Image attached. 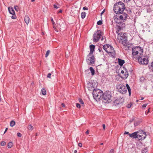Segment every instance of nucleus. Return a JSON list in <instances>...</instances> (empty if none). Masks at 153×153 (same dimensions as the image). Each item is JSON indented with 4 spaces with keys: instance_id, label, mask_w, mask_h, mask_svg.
<instances>
[{
    "instance_id": "obj_1",
    "label": "nucleus",
    "mask_w": 153,
    "mask_h": 153,
    "mask_svg": "<svg viewBox=\"0 0 153 153\" xmlns=\"http://www.w3.org/2000/svg\"><path fill=\"white\" fill-rule=\"evenodd\" d=\"M125 8V4L121 1L114 4L113 7L114 12L117 14H121L119 17L117 15L114 16V20L116 23L119 24L122 20H125L127 18V14L125 12H123Z\"/></svg>"
},
{
    "instance_id": "obj_2",
    "label": "nucleus",
    "mask_w": 153,
    "mask_h": 153,
    "mask_svg": "<svg viewBox=\"0 0 153 153\" xmlns=\"http://www.w3.org/2000/svg\"><path fill=\"white\" fill-rule=\"evenodd\" d=\"M89 85L90 86L92 89H90V90H92L93 89V95L94 99L96 100H100L103 95V92L99 89H94L96 86L94 85V83H90V85Z\"/></svg>"
},
{
    "instance_id": "obj_3",
    "label": "nucleus",
    "mask_w": 153,
    "mask_h": 153,
    "mask_svg": "<svg viewBox=\"0 0 153 153\" xmlns=\"http://www.w3.org/2000/svg\"><path fill=\"white\" fill-rule=\"evenodd\" d=\"M126 88L123 84L117 85V88L118 91L122 94H125L127 92V89L129 93V95L130 96L131 94V89L128 84L126 85Z\"/></svg>"
},
{
    "instance_id": "obj_4",
    "label": "nucleus",
    "mask_w": 153,
    "mask_h": 153,
    "mask_svg": "<svg viewBox=\"0 0 153 153\" xmlns=\"http://www.w3.org/2000/svg\"><path fill=\"white\" fill-rule=\"evenodd\" d=\"M103 49L111 56L113 57H115L116 53L113 47L108 45H105L103 46Z\"/></svg>"
},
{
    "instance_id": "obj_5",
    "label": "nucleus",
    "mask_w": 153,
    "mask_h": 153,
    "mask_svg": "<svg viewBox=\"0 0 153 153\" xmlns=\"http://www.w3.org/2000/svg\"><path fill=\"white\" fill-rule=\"evenodd\" d=\"M132 56L133 58L139 53L141 55V54L143 52V49L140 47L137 46L134 47L132 50Z\"/></svg>"
},
{
    "instance_id": "obj_6",
    "label": "nucleus",
    "mask_w": 153,
    "mask_h": 153,
    "mask_svg": "<svg viewBox=\"0 0 153 153\" xmlns=\"http://www.w3.org/2000/svg\"><path fill=\"white\" fill-rule=\"evenodd\" d=\"M102 35V31L100 30L96 31L93 35V41L95 42H97Z\"/></svg>"
},
{
    "instance_id": "obj_7",
    "label": "nucleus",
    "mask_w": 153,
    "mask_h": 153,
    "mask_svg": "<svg viewBox=\"0 0 153 153\" xmlns=\"http://www.w3.org/2000/svg\"><path fill=\"white\" fill-rule=\"evenodd\" d=\"M138 61L140 64L146 65L149 62L148 57L147 56H140L138 58Z\"/></svg>"
},
{
    "instance_id": "obj_8",
    "label": "nucleus",
    "mask_w": 153,
    "mask_h": 153,
    "mask_svg": "<svg viewBox=\"0 0 153 153\" xmlns=\"http://www.w3.org/2000/svg\"><path fill=\"white\" fill-rule=\"evenodd\" d=\"M111 92L109 91H106L103 93L102 97L105 102H109L111 101Z\"/></svg>"
},
{
    "instance_id": "obj_9",
    "label": "nucleus",
    "mask_w": 153,
    "mask_h": 153,
    "mask_svg": "<svg viewBox=\"0 0 153 153\" xmlns=\"http://www.w3.org/2000/svg\"><path fill=\"white\" fill-rule=\"evenodd\" d=\"M86 61L88 65L94 64L95 62L94 56L93 54H89L87 56Z\"/></svg>"
},
{
    "instance_id": "obj_10",
    "label": "nucleus",
    "mask_w": 153,
    "mask_h": 153,
    "mask_svg": "<svg viewBox=\"0 0 153 153\" xmlns=\"http://www.w3.org/2000/svg\"><path fill=\"white\" fill-rule=\"evenodd\" d=\"M127 36L126 33H118L117 39L119 42H122V40H126L127 39Z\"/></svg>"
},
{
    "instance_id": "obj_11",
    "label": "nucleus",
    "mask_w": 153,
    "mask_h": 153,
    "mask_svg": "<svg viewBox=\"0 0 153 153\" xmlns=\"http://www.w3.org/2000/svg\"><path fill=\"white\" fill-rule=\"evenodd\" d=\"M137 138L139 140H143L146 137V133L143 131L137 132Z\"/></svg>"
},
{
    "instance_id": "obj_12",
    "label": "nucleus",
    "mask_w": 153,
    "mask_h": 153,
    "mask_svg": "<svg viewBox=\"0 0 153 153\" xmlns=\"http://www.w3.org/2000/svg\"><path fill=\"white\" fill-rule=\"evenodd\" d=\"M125 73L123 74H121L120 76L123 79H126L128 76V71L126 69H125Z\"/></svg>"
},
{
    "instance_id": "obj_13",
    "label": "nucleus",
    "mask_w": 153,
    "mask_h": 153,
    "mask_svg": "<svg viewBox=\"0 0 153 153\" xmlns=\"http://www.w3.org/2000/svg\"><path fill=\"white\" fill-rule=\"evenodd\" d=\"M125 27V25L122 24V25H117V30L116 31V32L118 34L119 32L120 31V30L123 28V27Z\"/></svg>"
},
{
    "instance_id": "obj_14",
    "label": "nucleus",
    "mask_w": 153,
    "mask_h": 153,
    "mask_svg": "<svg viewBox=\"0 0 153 153\" xmlns=\"http://www.w3.org/2000/svg\"><path fill=\"white\" fill-rule=\"evenodd\" d=\"M137 132H135L132 134H129V137L132 138H137Z\"/></svg>"
},
{
    "instance_id": "obj_15",
    "label": "nucleus",
    "mask_w": 153,
    "mask_h": 153,
    "mask_svg": "<svg viewBox=\"0 0 153 153\" xmlns=\"http://www.w3.org/2000/svg\"><path fill=\"white\" fill-rule=\"evenodd\" d=\"M95 46L94 45H91L90 46V52L89 54H93L94 51Z\"/></svg>"
},
{
    "instance_id": "obj_16",
    "label": "nucleus",
    "mask_w": 153,
    "mask_h": 153,
    "mask_svg": "<svg viewBox=\"0 0 153 153\" xmlns=\"http://www.w3.org/2000/svg\"><path fill=\"white\" fill-rule=\"evenodd\" d=\"M8 10L10 13L11 14L14 15L15 14V12L13 9L12 7H9Z\"/></svg>"
},
{
    "instance_id": "obj_17",
    "label": "nucleus",
    "mask_w": 153,
    "mask_h": 153,
    "mask_svg": "<svg viewBox=\"0 0 153 153\" xmlns=\"http://www.w3.org/2000/svg\"><path fill=\"white\" fill-rule=\"evenodd\" d=\"M30 18L28 16H25V17L24 20L26 23L27 25L29 23Z\"/></svg>"
},
{
    "instance_id": "obj_18",
    "label": "nucleus",
    "mask_w": 153,
    "mask_h": 153,
    "mask_svg": "<svg viewBox=\"0 0 153 153\" xmlns=\"http://www.w3.org/2000/svg\"><path fill=\"white\" fill-rule=\"evenodd\" d=\"M118 63L120 66H122L123 64L125 63V61L120 59H118Z\"/></svg>"
},
{
    "instance_id": "obj_19",
    "label": "nucleus",
    "mask_w": 153,
    "mask_h": 153,
    "mask_svg": "<svg viewBox=\"0 0 153 153\" xmlns=\"http://www.w3.org/2000/svg\"><path fill=\"white\" fill-rule=\"evenodd\" d=\"M149 68L150 71H153V61L151 63V64L149 66Z\"/></svg>"
},
{
    "instance_id": "obj_20",
    "label": "nucleus",
    "mask_w": 153,
    "mask_h": 153,
    "mask_svg": "<svg viewBox=\"0 0 153 153\" xmlns=\"http://www.w3.org/2000/svg\"><path fill=\"white\" fill-rule=\"evenodd\" d=\"M89 70H90V71L91 72L92 75H94L95 74V71L94 69L92 67H90L89 68Z\"/></svg>"
},
{
    "instance_id": "obj_21",
    "label": "nucleus",
    "mask_w": 153,
    "mask_h": 153,
    "mask_svg": "<svg viewBox=\"0 0 153 153\" xmlns=\"http://www.w3.org/2000/svg\"><path fill=\"white\" fill-rule=\"evenodd\" d=\"M86 15V13L85 12H82L81 14V17L82 19H84Z\"/></svg>"
},
{
    "instance_id": "obj_22",
    "label": "nucleus",
    "mask_w": 153,
    "mask_h": 153,
    "mask_svg": "<svg viewBox=\"0 0 153 153\" xmlns=\"http://www.w3.org/2000/svg\"><path fill=\"white\" fill-rule=\"evenodd\" d=\"M27 128L30 131H32L33 129V126H32L30 124H29L28 125L27 127Z\"/></svg>"
},
{
    "instance_id": "obj_23",
    "label": "nucleus",
    "mask_w": 153,
    "mask_h": 153,
    "mask_svg": "<svg viewBox=\"0 0 153 153\" xmlns=\"http://www.w3.org/2000/svg\"><path fill=\"white\" fill-rule=\"evenodd\" d=\"M13 145V143H12L11 142H10L8 143L7 145V147L9 148H11Z\"/></svg>"
},
{
    "instance_id": "obj_24",
    "label": "nucleus",
    "mask_w": 153,
    "mask_h": 153,
    "mask_svg": "<svg viewBox=\"0 0 153 153\" xmlns=\"http://www.w3.org/2000/svg\"><path fill=\"white\" fill-rule=\"evenodd\" d=\"M42 94L43 95H45L46 94V91L45 89L42 88L41 90Z\"/></svg>"
},
{
    "instance_id": "obj_25",
    "label": "nucleus",
    "mask_w": 153,
    "mask_h": 153,
    "mask_svg": "<svg viewBox=\"0 0 153 153\" xmlns=\"http://www.w3.org/2000/svg\"><path fill=\"white\" fill-rule=\"evenodd\" d=\"M148 150L147 148H146L143 149L142 151V153H147Z\"/></svg>"
},
{
    "instance_id": "obj_26",
    "label": "nucleus",
    "mask_w": 153,
    "mask_h": 153,
    "mask_svg": "<svg viewBox=\"0 0 153 153\" xmlns=\"http://www.w3.org/2000/svg\"><path fill=\"white\" fill-rule=\"evenodd\" d=\"M15 124V122L13 120L11 121L10 123V125L11 127H13Z\"/></svg>"
},
{
    "instance_id": "obj_27",
    "label": "nucleus",
    "mask_w": 153,
    "mask_h": 153,
    "mask_svg": "<svg viewBox=\"0 0 153 153\" xmlns=\"http://www.w3.org/2000/svg\"><path fill=\"white\" fill-rule=\"evenodd\" d=\"M126 40H122V42H120L122 43V44L124 46H126L127 45V43L126 42Z\"/></svg>"
},
{
    "instance_id": "obj_28",
    "label": "nucleus",
    "mask_w": 153,
    "mask_h": 153,
    "mask_svg": "<svg viewBox=\"0 0 153 153\" xmlns=\"http://www.w3.org/2000/svg\"><path fill=\"white\" fill-rule=\"evenodd\" d=\"M145 79L143 76L141 77L140 78V80L142 82H143L145 81Z\"/></svg>"
},
{
    "instance_id": "obj_29",
    "label": "nucleus",
    "mask_w": 153,
    "mask_h": 153,
    "mask_svg": "<svg viewBox=\"0 0 153 153\" xmlns=\"http://www.w3.org/2000/svg\"><path fill=\"white\" fill-rule=\"evenodd\" d=\"M79 101L80 103L81 104H82L83 105H84V103L82 99L80 98L79 99Z\"/></svg>"
},
{
    "instance_id": "obj_30",
    "label": "nucleus",
    "mask_w": 153,
    "mask_h": 153,
    "mask_svg": "<svg viewBox=\"0 0 153 153\" xmlns=\"http://www.w3.org/2000/svg\"><path fill=\"white\" fill-rule=\"evenodd\" d=\"M50 51L48 50L46 52V53L45 54V57H47L48 56Z\"/></svg>"
},
{
    "instance_id": "obj_31",
    "label": "nucleus",
    "mask_w": 153,
    "mask_h": 153,
    "mask_svg": "<svg viewBox=\"0 0 153 153\" xmlns=\"http://www.w3.org/2000/svg\"><path fill=\"white\" fill-rule=\"evenodd\" d=\"M132 105V104L130 102L129 104H128L127 106V107L128 108H130Z\"/></svg>"
},
{
    "instance_id": "obj_32",
    "label": "nucleus",
    "mask_w": 153,
    "mask_h": 153,
    "mask_svg": "<svg viewBox=\"0 0 153 153\" xmlns=\"http://www.w3.org/2000/svg\"><path fill=\"white\" fill-rule=\"evenodd\" d=\"M97 24L98 25H100L102 24V21L99 20L97 22Z\"/></svg>"
},
{
    "instance_id": "obj_33",
    "label": "nucleus",
    "mask_w": 153,
    "mask_h": 153,
    "mask_svg": "<svg viewBox=\"0 0 153 153\" xmlns=\"http://www.w3.org/2000/svg\"><path fill=\"white\" fill-rule=\"evenodd\" d=\"M6 144V142L4 141H2L1 143V145L3 146H5Z\"/></svg>"
},
{
    "instance_id": "obj_34",
    "label": "nucleus",
    "mask_w": 153,
    "mask_h": 153,
    "mask_svg": "<svg viewBox=\"0 0 153 153\" xmlns=\"http://www.w3.org/2000/svg\"><path fill=\"white\" fill-rule=\"evenodd\" d=\"M14 8L16 11H19V7H18V6H15Z\"/></svg>"
},
{
    "instance_id": "obj_35",
    "label": "nucleus",
    "mask_w": 153,
    "mask_h": 153,
    "mask_svg": "<svg viewBox=\"0 0 153 153\" xmlns=\"http://www.w3.org/2000/svg\"><path fill=\"white\" fill-rule=\"evenodd\" d=\"M51 22H52V24H53V25H55V23L54 22V21H53V19L51 17Z\"/></svg>"
},
{
    "instance_id": "obj_36",
    "label": "nucleus",
    "mask_w": 153,
    "mask_h": 153,
    "mask_svg": "<svg viewBox=\"0 0 153 153\" xmlns=\"http://www.w3.org/2000/svg\"><path fill=\"white\" fill-rule=\"evenodd\" d=\"M147 105V104H144L142 106V108L143 109H145L146 107V106Z\"/></svg>"
},
{
    "instance_id": "obj_37",
    "label": "nucleus",
    "mask_w": 153,
    "mask_h": 153,
    "mask_svg": "<svg viewBox=\"0 0 153 153\" xmlns=\"http://www.w3.org/2000/svg\"><path fill=\"white\" fill-rule=\"evenodd\" d=\"M76 106L77 108H80V105L79 103H76Z\"/></svg>"
},
{
    "instance_id": "obj_38",
    "label": "nucleus",
    "mask_w": 153,
    "mask_h": 153,
    "mask_svg": "<svg viewBox=\"0 0 153 153\" xmlns=\"http://www.w3.org/2000/svg\"><path fill=\"white\" fill-rule=\"evenodd\" d=\"M17 136L19 137H21L22 136V134L20 133H18L17 134Z\"/></svg>"
},
{
    "instance_id": "obj_39",
    "label": "nucleus",
    "mask_w": 153,
    "mask_h": 153,
    "mask_svg": "<svg viewBox=\"0 0 153 153\" xmlns=\"http://www.w3.org/2000/svg\"><path fill=\"white\" fill-rule=\"evenodd\" d=\"M53 27L54 29L55 30V31H56L57 32L58 31L56 30V27L55 26V25H53Z\"/></svg>"
},
{
    "instance_id": "obj_40",
    "label": "nucleus",
    "mask_w": 153,
    "mask_h": 153,
    "mask_svg": "<svg viewBox=\"0 0 153 153\" xmlns=\"http://www.w3.org/2000/svg\"><path fill=\"white\" fill-rule=\"evenodd\" d=\"M125 70L124 71L122 70L121 71L120 75L123 74L124 73H125Z\"/></svg>"
},
{
    "instance_id": "obj_41",
    "label": "nucleus",
    "mask_w": 153,
    "mask_h": 153,
    "mask_svg": "<svg viewBox=\"0 0 153 153\" xmlns=\"http://www.w3.org/2000/svg\"><path fill=\"white\" fill-rule=\"evenodd\" d=\"M51 73H49L47 75V77L49 78H51Z\"/></svg>"
},
{
    "instance_id": "obj_42",
    "label": "nucleus",
    "mask_w": 153,
    "mask_h": 153,
    "mask_svg": "<svg viewBox=\"0 0 153 153\" xmlns=\"http://www.w3.org/2000/svg\"><path fill=\"white\" fill-rule=\"evenodd\" d=\"M78 146L80 147H82V144L81 143H78Z\"/></svg>"
},
{
    "instance_id": "obj_43",
    "label": "nucleus",
    "mask_w": 153,
    "mask_h": 153,
    "mask_svg": "<svg viewBox=\"0 0 153 153\" xmlns=\"http://www.w3.org/2000/svg\"><path fill=\"white\" fill-rule=\"evenodd\" d=\"M88 8L87 7H84L83 8V9L84 10H88Z\"/></svg>"
},
{
    "instance_id": "obj_44",
    "label": "nucleus",
    "mask_w": 153,
    "mask_h": 153,
    "mask_svg": "<svg viewBox=\"0 0 153 153\" xmlns=\"http://www.w3.org/2000/svg\"><path fill=\"white\" fill-rule=\"evenodd\" d=\"M131 0H123L125 2H128L130 1Z\"/></svg>"
},
{
    "instance_id": "obj_45",
    "label": "nucleus",
    "mask_w": 153,
    "mask_h": 153,
    "mask_svg": "<svg viewBox=\"0 0 153 153\" xmlns=\"http://www.w3.org/2000/svg\"><path fill=\"white\" fill-rule=\"evenodd\" d=\"M11 18L12 19H15L16 18V16H14V15L12 16H11Z\"/></svg>"
},
{
    "instance_id": "obj_46",
    "label": "nucleus",
    "mask_w": 153,
    "mask_h": 153,
    "mask_svg": "<svg viewBox=\"0 0 153 153\" xmlns=\"http://www.w3.org/2000/svg\"><path fill=\"white\" fill-rule=\"evenodd\" d=\"M53 6L56 9H57L58 8L57 6L55 4H54Z\"/></svg>"
},
{
    "instance_id": "obj_47",
    "label": "nucleus",
    "mask_w": 153,
    "mask_h": 153,
    "mask_svg": "<svg viewBox=\"0 0 153 153\" xmlns=\"http://www.w3.org/2000/svg\"><path fill=\"white\" fill-rule=\"evenodd\" d=\"M102 127H103V129L104 130L105 129V124H103V125H102Z\"/></svg>"
},
{
    "instance_id": "obj_48",
    "label": "nucleus",
    "mask_w": 153,
    "mask_h": 153,
    "mask_svg": "<svg viewBox=\"0 0 153 153\" xmlns=\"http://www.w3.org/2000/svg\"><path fill=\"white\" fill-rule=\"evenodd\" d=\"M114 150L113 149H111L110 151V152L111 153H112L114 152Z\"/></svg>"
},
{
    "instance_id": "obj_49",
    "label": "nucleus",
    "mask_w": 153,
    "mask_h": 153,
    "mask_svg": "<svg viewBox=\"0 0 153 153\" xmlns=\"http://www.w3.org/2000/svg\"><path fill=\"white\" fill-rule=\"evenodd\" d=\"M105 9H104L101 13V15H102L105 12Z\"/></svg>"
},
{
    "instance_id": "obj_50",
    "label": "nucleus",
    "mask_w": 153,
    "mask_h": 153,
    "mask_svg": "<svg viewBox=\"0 0 153 153\" xmlns=\"http://www.w3.org/2000/svg\"><path fill=\"white\" fill-rule=\"evenodd\" d=\"M149 109H150V108H149L148 109V111H146V114H147L149 113Z\"/></svg>"
},
{
    "instance_id": "obj_51",
    "label": "nucleus",
    "mask_w": 153,
    "mask_h": 153,
    "mask_svg": "<svg viewBox=\"0 0 153 153\" xmlns=\"http://www.w3.org/2000/svg\"><path fill=\"white\" fill-rule=\"evenodd\" d=\"M98 50L100 52H101L102 51V49L101 48H99L98 49Z\"/></svg>"
},
{
    "instance_id": "obj_52",
    "label": "nucleus",
    "mask_w": 153,
    "mask_h": 153,
    "mask_svg": "<svg viewBox=\"0 0 153 153\" xmlns=\"http://www.w3.org/2000/svg\"><path fill=\"white\" fill-rule=\"evenodd\" d=\"M61 105L63 107H64L65 106V104L63 103H62Z\"/></svg>"
},
{
    "instance_id": "obj_53",
    "label": "nucleus",
    "mask_w": 153,
    "mask_h": 153,
    "mask_svg": "<svg viewBox=\"0 0 153 153\" xmlns=\"http://www.w3.org/2000/svg\"><path fill=\"white\" fill-rule=\"evenodd\" d=\"M129 132L127 131H125L124 133V134H128L129 135Z\"/></svg>"
},
{
    "instance_id": "obj_54",
    "label": "nucleus",
    "mask_w": 153,
    "mask_h": 153,
    "mask_svg": "<svg viewBox=\"0 0 153 153\" xmlns=\"http://www.w3.org/2000/svg\"><path fill=\"white\" fill-rule=\"evenodd\" d=\"M7 129H8L7 128H6V129H5V131H4V134H5V132L7 131Z\"/></svg>"
},
{
    "instance_id": "obj_55",
    "label": "nucleus",
    "mask_w": 153,
    "mask_h": 153,
    "mask_svg": "<svg viewBox=\"0 0 153 153\" xmlns=\"http://www.w3.org/2000/svg\"><path fill=\"white\" fill-rule=\"evenodd\" d=\"M86 133L87 134H89V131L88 130H87L86 131Z\"/></svg>"
},
{
    "instance_id": "obj_56",
    "label": "nucleus",
    "mask_w": 153,
    "mask_h": 153,
    "mask_svg": "<svg viewBox=\"0 0 153 153\" xmlns=\"http://www.w3.org/2000/svg\"><path fill=\"white\" fill-rule=\"evenodd\" d=\"M62 12V10H60L58 12V13H61Z\"/></svg>"
},
{
    "instance_id": "obj_57",
    "label": "nucleus",
    "mask_w": 153,
    "mask_h": 153,
    "mask_svg": "<svg viewBox=\"0 0 153 153\" xmlns=\"http://www.w3.org/2000/svg\"><path fill=\"white\" fill-rule=\"evenodd\" d=\"M104 39H105V38L102 37L101 39V40L102 41L104 40Z\"/></svg>"
},
{
    "instance_id": "obj_58",
    "label": "nucleus",
    "mask_w": 153,
    "mask_h": 153,
    "mask_svg": "<svg viewBox=\"0 0 153 153\" xmlns=\"http://www.w3.org/2000/svg\"><path fill=\"white\" fill-rule=\"evenodd\" d=\"M138 124L137 123H134V125H135V126H137Z\"/></svg>"
},
{
    "instance_id": "obj_59",
    "label": "nucleus",
    "mask_w": 153,
    "mask_h": 153,
    "mask_svg": "<svg viewBox=\"0 0 153 153\" xmlns=\"http://www.w3.org/2000/svg\"><path fill=\"white\" fill-rule=\"evenodd\" d=\"M74 153H76L77 152V150H75L74 151Z\"/></svg>"
},
{
    "instance_id": "obj_60",
    "label": "nucleus",
    "mask_w": 153,
    "mask_h": 153,
    "mask_svg": "<svg viewBox=\"0 0 153 153\" xmlns=\"http://www.w3.org/2000/svg\"><path fill=\"white\" fill-rule=\"evenodd\" d=\"M143 99H144V98H143V97H141V99H140V100H143Z\"/></svg>"
},
{
    "instance_id": "obj_61",
    "label": "nucleus",
    "mask_w": 153,
    "mask_h": 153,
    "mask_svg": "<svg viewBox=\"0 0 153 153\" xmlns=\"http://www.w3.org/2000/svg\"><path fill=\"white\" fill-rule=\"evenodd\" d=\"M31 1L33 2V1H34L35 0H31Z\"/></svg>"
},
{
    "instance_id": "obj_62",
    "label": "nucleus",
    "mask_w": 153,
    "mask_h": 153,
    "mask_svg": "<svg viewBox=\"0 0 153 153\" xmlns=\"http://www.w3.org/2000/svg\"><path fill=\"white\" fill-rule=\"evenodd\" d=\"M100 145H103V143H102L100 144Z\"/></svg>"
},
{
    "instance_id": "obj_63",
    "label": "nucleus",
    "mask_w": 153,
    "mask_h": 153,
    "mask_svg": "<svg viewBox=\"0 0 153 153\" xmlns=\"http://www.w3.org/2000/svg\"><path fill=\"white\" fill-rule=\"evenodd\" d=\"M138 101V100H136V102H137Z\"/></svg>"
}]
</instances>
